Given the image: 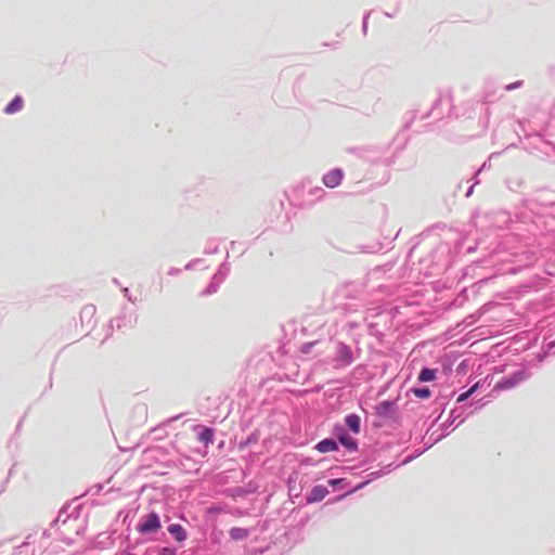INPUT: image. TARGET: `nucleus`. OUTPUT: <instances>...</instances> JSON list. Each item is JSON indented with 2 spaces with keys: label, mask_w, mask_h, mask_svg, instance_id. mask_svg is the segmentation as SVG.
Listing matches in <instances>:
<instances>
[{
  "label": "nucleus",
  "mask_w": 555,
  "mask_h": 555,
  "mask_svg": "<svg viewBox=\"0 0 555 555\" xmlns=\"http://www.w3.org/2000/svg\"><path fill=\"white\" fill-rule=\"evenodd\" d=\"M160 528L159 517L156 513H151L142 518L138 526L141 533L155 532Z\"/></svg>",
  "instance_id": "f257e3e1"
},
{
  "label": "nucleus",
  "mask_w": 555,
  "mask_h": 555,
  "mask_svg": "<svg viewBox=\"0 0 555 555\" xmlns=\"http://www.w3.org/2000/svg\"><path fill=\"white\" fill-rule=\"evenodd\" d=\"M328 494V490L326 487L319 485L314 486L310 493L307 495L306 500L308 503H314L322 501Z\"/></svg>",
  "instance_id": "f03ea898"
},
{
  "label": "nucleus",
  "mask_w": 555,
  "mask_h": 555,
  "mask_svg": "<svg viewBox=\"0 0 555 555\" xmlns=\"http://www.w3.org/2000/svg\"><path fill=\"white\" fill-rule=\"evenodd\" d=\"M343 172L339 169L330 171L323 177V182L327 188H335L341 183Z\"/></svg>",
  "instance_id": "7ed1b4c3"
},
{
  "label": "nucleus",
  "mask_w": 555,
  "mask_h": 555,
  "mask_svg": "<svg viewBox=\"0 0 555 555\" xmlns=\"http://www.w3.org/2000/svg\"><path fill=\"white\" fill-rule=\"evenodd\" d=\"M337 354L338 359L341 360L344 364H350L352 362V353L348 346L339 344Z\"/></svg>",
  "instance_id": "20e7f679"
},
{
  "label": "nucleus",
  "mask_w": 555,
  "mask_h": 555,
  "mask_svg": "<svg viewBox=\"0 0 555 555\" xmlns=\"http://www.w3.org/2000/svg\"><path fill=\"white\" fill-rule=\"evenodd\" d=\"M168 531L170 534L175 537L178 542H182L186 539V531L179 524H172L168 527Z\"/></svg>",
  "instance_id": "39448f33"
},
{
  "label": "nucleus",
  "mask_w": 555,
  "mask_h": 555,
  "mask_svg": "<svg viewBox=\"0 0 555 555\" xmlns=\"http://www.w3.org/2000/svg\"><path fill=\"white\" fill-rule=\"evenodd\" d=\"M317 450L321 453H327L338 449V446L333 439H324L317 444Z\"/></svg>",
  "instance_id": "423d86ee"
},
{
  "label": "nucleus",
  "mask_w": 555,
  "mask_h": 555,
  "mask_svg": "<svg viewBox=\"0 0 555 555\" xmlns=\"http://www.w3.org/2000/svg\"><path fill=\"white\" fill-rule=\"evenodd\" d=\"M23 107V100L21 96H15L4 108L7 114H14L20 112Z\"/></svg>",
  "instance_id": "0eeeda50"
},
{
  "label": "nucleus",
  "mask_w": 555,
  "mask_h": 555,
  "mask_svg": "<svg viewBox=\"0 0 555 555\" xmlns=\"http://www.w3.org/2000/svg\"><path fill=\"white\" fill-rule=\"evenodd\" d=\"M345 421L350 430L356 434L360 431V417L357 414L347 415Z\"/></svg>",
  "instance_id": "6e6552de"
},
{
  "label": "nucleus",
  "mask_w": 555,
  "mask_h": 555,
  "mask_svg": "<svg viewBox=\"0 0 555 555\" xmlns=\"http://www.w3.org/2000/svg\"><path fill=\"white\" fill-rule=\"evenodd\" d=\"M230 537L233 540H244L248 537L249 532L245 528L234 527L230 531Z\"/></svg>",
  "instance_id": "1a4fd4ad"
},
{
  "label": "nucleus",
  "mask_w": 555,
  "mask_h": 555,
  "mask_svg": "<svg viewBox=\"0 0 555 555\" xmlns=\"http://www.w3.org/2000/svg\"><path fill=\"white\" fill-rule=\"evenodd\" d=\"M436 378V371L431 369H423L418 375L420 382H431Z\"/></svg>",
  "instance_id": "9d476101"
},
{
  "label": "nucleus",
  "mask_w": 555,
  "mask_h": 555,
  "mask_svg": "<svg viewBox=\"0 0 555 555\" xmlns=\"http://www.w3.org/2000/svg\"><path fill=\"white\" fill-rule=\"evenodd\" d=\"M214 430L208 427H204L198 436V440L208 444L212 442Z\"/></svg>",
  "instance_id": "9b49d317"
},
{
  "label": "nucleus",
  "mask_w": 555,
  "mask_h": 555,
  "mask_svg": "<svg viewBox=\"0 0 555 555\" xmlns=\"http://www.w3.org/2000/svg\"><path fill=\"white\" fill-rule=\"evenodd\" d=\"M392 408V403L389 401H383L377 406V412L380 415H385Z\"/></svg>",
  "instance_id": "f8f14e48"
},
{
  "label": "nucleus",
  "mask_w": 555,
  "mask_h": 555,
  "mask_svg": "<svg viewBox=\"0 0 555 555\" xmlns=\"http://www.w3.org/2000/svg\"><path fill=\"white\" fill-rule=\"evenodd\" d=\"M340 442L349 450H354L357 447L354 440L350 437H340Z\"/></svg>",
  "instance_id": "ddd939ff"
},
{
  "label": "nucleus",
  "mask_w": 555,
  "mask_h": 555,
  "mask_svg": "<svg viewBox=\"0 0 555 555\" xmlns=\"http://www.w3.org/2000/svg\"><path fill=\"white\" fill-rule=\"evenodd\" d=\"M414 393L421 399H426L430 396V390L428 388H417L414 390Z\"/></svg>",
  "instance_id": "4468645a"
},
{
  "label": "nucleus",
  "mask_w": 555,
  "mask_h": 555,
  "mask_svg": "<svg viewBox=\"0 0 555 555\" xmlns=\"http://www.w3.org/2000/svg\"><path fill=\"white\" fill-rule=\"evenodd\" d=\"M475 388H476V386L472 387L466 392H463L462 395H460L457 398V401L462 402V401L466 400L475 391Z\"/></svg>",
  "instance_id": "2eb2a0df"
},
{
  "label": "nucleus",
  "mask_w": 555,
  "mask_h": 555,
  "mask_svg": "<svg viewBox=\"0 0 555 555\" xmlns=\"http://www.w3.org/2000/svg\"><path fill=\"white\" fill-rule=\"evenodd\" d=\"M160 555H176V552L171 548L164 547L160 552Z\"/></svg>",
  "instance_id": "dca6fc26"
},
{
  "label": "nucleus",
  "mask_w": 555,
  "mask_h": 555,
  "mask_svg": "<svg viewBox=\"0 0 555 555\" xmlns=\"http://www.w3.org/2000/svg\"><path fill=\"white\" fill-rule=\"evenodd\" d=\"M341 481H343V479H331V480L328 481V483H330L331 486H336V485L340 483Z\"/></svg>",
  "instance_id": "f3484780"
}]
</instances>
